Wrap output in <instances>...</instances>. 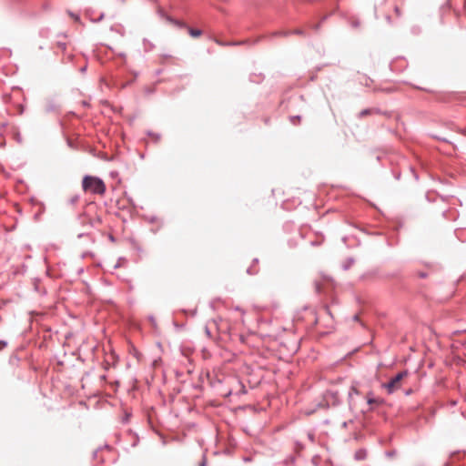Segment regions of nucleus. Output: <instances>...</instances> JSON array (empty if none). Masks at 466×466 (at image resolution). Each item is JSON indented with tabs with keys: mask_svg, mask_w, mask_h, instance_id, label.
Returning a JSON list of instances; mask_svg holds the SVG:
<instances>
[{
	"mask_svg": "<svg viewBox=\"0 0 466 466\" xmlns=\"http://www.w3.org/2000/svg\"><path fill=\"white\" fill-rule=\"evenodd\" d=\"M85 192L103 196L106 192V185L102 179L94 176H85L82 181Z\"/></svg>",
	"mask_w": 466,
	"mask_h": 466,
	"instance_id": "nucleus-1",
	"label": "nucleus"
},
{
	"mask_svg": "<svg viewBox=\"0 0 466 466\" xmlns=\"http://www.w3.org/2000/svg\"><path fill=\"white\" fill-rule=\"evenodd\" d=\"M409 373L407 370L401 371L392 378L388 383H384L382 387L390 394L401 388L403 380L406 379Z\"/></svg>",
	"mask_w": 466,
	"mask_h": 466,
	"instance_id": "nucleus-2",
	"label": "nucleus"
},
{
	"mask_svg": "<svg viewBox=\"0 0 466 466\" xmlns=\"http://www.w3.org/2000/svg\"><path fill=\"white\" fill-rule=\"evenodd\" d=\"M367 401H368L369 404H377V405H380L382 402V400H380V399L372 398L370 396V394H369L367 396Z\"/></svg>",
	"mask_w": 466,
	"mask_h": 466,
	"instance_id": "nucleus-3",
	"label": "nucleus"
},
{
	"mask_svg": "<svg viewBox=\"0 0 466 466\" xmlns=\"http://www.w3.org/2000/svg\"><path fill=\"white\" fill-rule=\"evenodd\" d=\"M188 32H189L190 35L193 36V37H198L202 34V32L200 30L193 29V28H189Z\"/></svg>",
	"mask_w": 466,
	"mask_h": 466,
	"instance_id": "nucleus-4",
	"label": "nucleus"
},
{
	"mask_svg": "<svg viewBox=\"0 0 466 466\" xmlns=\"http://www.w3.org/2000/svg\"><path fill=\"white\" fill-rule=\"evenodd\" d=\"M367 114H368L367 110L361 112V115H367Z\"/></svg>",
	"mask_w": 466,
	"mask_h": 466,
	"instance_id": "nucleus-5",
	"label": "nucleus"
},
{
	"mask_svg": "<svg viewBox=\"0 0 466 466\" xmlns=\"http://www.w3.org/2000/svg\"><path fill=\"white\" fill-rule=\"evenodd\" d=\"M206 333H207L208 335H209V331H208V329H206Z\"/></svg>",
	"mask_w": 466,
	"mask_h": 466,
	"instance_id": "nucleus-6",
	"label": "nucleus"
},
{
	"mask_svg": "<svg viewBox=\"0 0 466 466\" xmlns=\"http://www.w3.org/2000/svg\"><path fill=\"white\" fill-rule=\"evenodd\" d=\"M463 334H465V335H466V330L463 332ZM465 343H466V339H465Z\"/></svg>",
	"mask_w": 466,
	"mask_h": 466,
	"instance_id": "nucleus-7",
	"label": "nucleus"
}]
</instances>
